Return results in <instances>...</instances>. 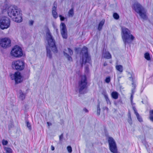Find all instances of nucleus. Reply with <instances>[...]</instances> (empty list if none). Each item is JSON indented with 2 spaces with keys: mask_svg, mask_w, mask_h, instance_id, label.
Returning <instances> with one entry per match:
<instances>
[{
  "mask_svg": "<svg viewBox=\"0 0 153 153\" xmlns=\"http://www.w3.org/2000/svg\"><path fill=\"white\" fill-rule=\"evenodd\" d=\"M8 10V14L10 17H13L15 18L14 21L17 22H22V13L20 9L16 6L10 7L7 4H5L3 7V10Z\"/></svg>",
  "mask_w": 153,
  "mask_h": 153,
  "instance_id": "f257e3e1",
  "label": "nucleus"
},
{
  "mask_svg": "<svg viewBox=\"0 0 153 153\" xmlns=\"http://www.w3.org/2000/svg\"><path fill=\"white\" fill-rule=\"evenodd\" d=\"M46 39L48 45V46L46 47L47 56L51 59L52 57V54L50 50L49 49V48H51L54 53H57L58 51L55 45V40L49 30L46 32Z\"/></svg>",
  "mask_w": 153,
  "mask_h": 153,
  "instance_id": "f03ea898",
  "label": "nucleus"
},
{
  "mask_svg": "<svg viewBox=\"0 0 153 153\" xmlns=\"http://www.w3.org/2000/svg\"><path fill=\"white\" fill-rule=\"evenodd\" d=\"M121 35L125 46L126 44L132 42L134 37L131 34L130 30L125 27H122Z\"/></svg>",
  "mask_w": 153,
  "mask_h": 153,
  "instance_id": "7ed1b4c3",
  "label": "nucleus"
},
{
  "mask_svg": "<svg viewBox=\"0 0 153 153\" xmlns=\"http://www.w3.org/2000/svg\"><path fill=\"white\" fill-rule=\"evenodd\" d=\"M133 8L135 11L139 14L141 17L145 19L146 18V12L143 7L139 3L136 2L134 4Z\"/></svg>",
  "mask_w": 153,
  "mask_h": 153,
  "instance_id": "20e7f679",
  "label": "nucleus"
},
{
  "mask_svg": "<svg viewBox=\"0 0 153 153\" xmlns=\"http://www.w3.org/2000/svg\"><path fill=\"white\" fill-rule=\"evenodd\" d=\"M81 53L83 54L82 58L80 60V63L82 66L83 64L86 62L90 63L91 58L88 53V48L86 47H84L82 49Z\"/></svg>",
  "mask_w": 153,
  "mask_h": 153,
  "instance_id": "39448f33",
  "label": "nucleus"
},
{
  "mask_svg": "<svg viewBox=\"0 0 153 153\" xmlns=\"http://www.w3.org/2000/svg\"><path fill=\"white\" fill-rule=\"evenodd\" d=\"M81 79L79 82V92L80 94H84V90L86 88L87 85V79L85 75L82 76Z\"/></svg>",
  "mask_w": 153,
  "mask_h": 153,
  "instance_id": "423d86ee",
  "label": "nucleus"
},
{
  "mask_svg": "<svg viewBox=\"0 0 153 153\" xmlns=\"http://www.w3.org/2000/svg\"><path fill=\"white\" fill-rule=\"evenodd\" d=\"M10 20L7 17L2 18L0 20V27L2 30L7 29L10 25Z\"/></svg>",
  "mask_w": 153,
  "mask_h": 153,
  "instance_id": "0eeeda50",
  "label": "nucleus"
},
{
  "mask_svg": "<svg viewBox=\"0 0 153 153\" xmlns=\"http://www.w3.org/2000/svg\"><path fill=\"white\" fill-rule=\"evenodd\" d=\"M10 53L12 56L16 57H20L23 55L21 48L18 46L14 47L11 51Z\"/></svg>",
  "mask_w": 153,
  "mask_h": 153,
  "instance_id": "6e6552de",
  "label": "nucleus"
},
{
  "mask_svg": "<svg viewBox=\"0 0 153 153\" xmlns=\"http://www.w3.org/2000/svg\"><path fill=\"white\" fill-rule=\"evenodd\" d=\"M108 142L110 150L114 153H116L117 152V149L116 144L114 139L111 137L108 138Z\"/></svg>",
  "mask_w": 153,
  "mask_h": 153,
  "instance_id": "1a4fd4ad",
  "label": "nucleus"
},
{
  "mask_svg": "<svg viewBox=\"0 0 153 153\" xmlns=\"http://www.w3.org/2000/svg\"><path fill=\"white\" fill-rule=\"evenodd\" d=\"M12 65L13 67L16 70L21 71L24 68V63L22 61L18 60L13 62Z\"/></svg>",
  "mask_w": 153,
  "mask_h": 153,
  "instance_id": "9d476101",
  "label": "nucleus"
},
{
  "mask_svg": "<svg viewBox=\"0 0 153 153\" xmlns=\"http://www.w3.org/2000/svg\"><path fill=\"white\" fill-rule=\"evenodd\" d=\"M11 40L7 37L0 39V46L4 48H6L11 46Z\"/></svg>",
  "mask_w": 153,
  "mask_h": 153,
  "instance_id": "9b49d317",
  "label": "nucleus"
},
{
  "mask_svg": "<svg viewBox=\"0 0 153 153\" xmlns=\"http://www.w3.org/2000/svg\"><path fill=\"white\" fill-rule=\"evenodd\" d=\"M12 79H14L16 84H18L22 81V76L20 73L18 71L16 72L15 73L11 75Z\"/></svg>",
  "mask_w": 153,
  "mask_h": 153,
  "instance_id": "f8f14e48",
  "label": "nucleus"
},
{
  "mask_svg": "<svg viewBox=\"0 0 153 153\" xmlns=\"http://www.w3.org/2000/svg\"><path fill=\"white\" fill-rule=\"evenodd\" d=\"M61 33L62 37L66 39L67 38V30L64 23L62 22L60 24Z\"/></svg>",
  "mask_w": 153,
  "mask_h": 153,
  "instance_id": "ddd939ff",
  "label": "nucleus"
},
{
  "mask_svg": "<svg viewBox=\"0 0 153 153\" xmlns=\"http://www.w3.org/2000/svg\"><path fill=\"white\" fill-rule=\"evenodd\" d=\"M56 7L57 5H55L54 4L52 8V14L53 17L55 19H56L58 17L57 13L56 12Z\"/></svg>",
  "mask_w": 153,
  "mask_h": 153,
  "instance_id": "4468645a",
  "label": "nucleus"
},
{
  "mask_svg": "<svg viewBox=\"0 0 153 153\" xmlns=\"http://www.w3.org/2000/svg\"><path fill=\"white\" fill-rule=\"evenodd\" d=\"M102 57L104 58L109 59L111 58V56L109 53L108 52H106L103 53Z\"/></svg>",
  "mask_w": 153,
  "mask_h": 153,
  "instance_id": "2eb2a0df",
  "label": "nucleus"
},
{
  "mask_svg": "<svg viewBox=\"0 0 153 153\" xmlns=\"http://www.w3.org/2000/svg\"><path fill=\"white\" fill-rule=\"evenodd\" d=\"M105 21L104 20H102L99 23L97 29L99 31H101L102 29L103 25L105 23Z\"/></svg>",
  "mask_w": 153,
  "mask_h": 153,
  "instance_id": "dca6fc26",
  "label": "nucleus"
},
{
  "mask_svg": "<svg viewBox=\"0 0 153 153\" xmlns=\"http://www.w3.org/2000/svg\"><path fill=\"white\" fill-rule=\"evenodd\" d=\"M119 94L116 91H113L111 94L112 98L114 99H117L118 97Z\"/></svg>",
  "mask_w": 153,
  "mask_h": 153,
  "instance_id": "f3484780",
  "label": "nucleus"
},
{
  "mask_svg": "<svg viewBox=\"0 0 153 153\" xmlns=\"http://www.w3.org/2000/svg\"><path fill=\"white\" fill-rule=\"evenodd\" d=\"M74 14L73 8H71L68 12V15L69 17H72Z\"/></svg>",
  "mask_w": 153,
  "mask_h": 153,
  "instance_id": "a211bd4d",
  "label": "nucleus"
},
{
  "mask_svg": "<svg viewBox=\"0 0 153 153\" xmlns=\"http://www.w3.org/2000/svg\"><path fill=\"white\" fill-rule=\"evenodd\" d=\"M116 70L122 73L123 71V66L121 65H117L116 66Z\"/></svg>",
  "mask_w": 153,
  "mask_h": 153,
  "instance_id": "6ab92c4d",
  "label": "nucleus"
},
{
  "mask_svg": "<svg viewBox=\"0 0 153 153\" xmlns=\"http://www.w3.org/2000/svg\"><path fill=\"white\" fill-rule=\"evenodd\" d=\"M103 94L108 104H111V102L110 100L108 98V95L106 92H104L103 93Z\"/></svg>",
  "mask_w": 153,
  "mask_h": 153,
  "instance_id": "aec40b11",
  "label": "nucleus"
},
{
  "mask_svg": "<svg viewBox=\"0 0 153 153\" xmlns=\"http://www.w3.org/2000/svg\"><path fill=\"white\" fill-rule=\"evenodd\" d=\"M64 55L67 58L68 60L69 61H72V58L71 56H70L67 53H65V51H63Z\"/></svg>",
  "mask_w": 153,
  "mask_h": 153,
  "instance_id": "412c9836",
  "label": "nucleus"
},
{
  "mask_svg": "<svg viewBox=\"0 0 153 153\" xmlns=\"http://www.w3.org/2000/svg\"><path fill=\"white\" fill-rule=\"evenodd\" d=\"M4 149L6 151L4 153H12V150L9 148L4 147Z\"/></svg>",
  "mask_w": 153,
  "mask_h": 153,
  "instance_id": "4be33fe9",
  "label": "nucleus"
},
{
  "mask_svg": "<svg viewBox=\"0 0 153 153\" xmlns=\"http://www.w3.org/2000/svg\"><path fill=\"white\" fill-rule=\"evenodd\" d=\"M144 57L148 60H150L151 59L149 54L148 52L145 53L144 54Z\"/></svg>",
  "mask_w": 153,
  "mask_h": 153,
  "instance_id": "5701e85b",
  "label": "nucleus"
},
{
  "mask_svg": "<svg viewBox=\"0 0 153 153\" xmlns=\"http://www.w3.org/2000/svg\"><path fill=\"white\" fill-rule=\"evenodd\" d=\"M131 96L130 97V99L131 102H132L133 101V95L134 94V93L135 92V89H132L131 90Z\"/></svg>",
  "mask_w": 153,
  "mask_h": 153,
  "instance_id": "b1692460",
  "label": "nucleus"
},
{
  "mask_svg": "<svg viewBox=\"0 0 153 153\" xmlns=\"http://www.w3.org/2000/svg\"><path fill=\"white\" fill-rule=\"evenodd\" d=\"M130 79L132 81V89H135L136 87V85L134 83V81H133V79L132 77H129Z\"/></svg>",
  "mask_w": 153,
  "mask_h": 153,
  "instance_id": "393cba45",
  "label": "nucleus"
},
{
  "mask_svg": "<svg viewBox=\"0 0 153 153\" xmlns=\"http://www.w3.org/2000/svg\"><path fill=\"white\" fill-rule=\"evenodd\" d=\"M149 118L151 121L153 122V110H151L149 112Z\"/></svg>",
  "mask_w": 153,
  "mask_h": 153,
  "instance_id": "a878e982",
  "label": "nucleus"
},
{
  "mask_svg": "<svg viewBox=\"0 0 153 153\" xmlns=\"http://www.w3.org/2000/svg\"><path fill=\"white\" fill-rule=\"evenodd\" d=\"M20 94L19 98L22 100H23L25 98V95L22 92L20 93Z\"/></svg>",
  "mask_w": 153,
  "mask_h": 153,
  "instance_id": "bb28decb",
  "label": "nucleus"
},
{
  "mask_svg": "<svg viewBox=\"0 0 153 153\" xmlns=\"http://www.w3.org/2000/svg\"><path fill=\"white\" fill-rule=\"evenodd\" d=\"M97 115H99L100 114V103H99L97 105Z\"/></svg>",
  "mask_w": 153,
  "mask_h": 153,
  "instance_id": "cd10ccee",
  "label": "nucleus"
},
{
  "mask_svg": "<svg viewBox=\"0 0 153 153\" xmlns=\"http://www.w3.org/2000/svg\"><path fill=\"white\" fill-rule=\"evenodd\" d=\"M128 122L130 125H131L132 124V119L130 112L128 113Z\"/></svg>",
  "mask_w": 153,
  "mask_h": 153,
  "instance_id": "c85d7f7f",
  "label": "nucleus"
},
{
  "mask_svg": "<svg viewBox=\"0 0 153 153\" xmlns=\"http://www.w3.org/2000/svg\"><path fill=\"white\" fill-rule=\"evenodd\" d=\"M137 118L138 120L140 122H141L143 121V120L142 117L139 115V114L138 113V114H136Z\"/></svg>",
  "mask_w": 153,
  "mask_h": 153,
  "instance_id": "c756f323",
  "label": "nucleus"
},
{
  "mask_svg": "<svg viewBox=\"0 0 153 153\" xmlns=\"http://www.w3.org/2000/svg\"><path fill=\"white\" fill-rule=\"evenodd\" d=\"M114 18L116 19H118L119 18V15L117 13H114L113 15Z\"/></svg>",
  "mask_w": 153,
  "mask_h": 153,
  "instance_id": "7c9ffc66",
  "label": "nucleus"
},
{
  "mask_svg": "<svg viewBox=\"0 0 153 153\" xmlns=\"http://www.w3.org/2000/svg\"><path fill=\"white\" fill-rule=\"evenodd\" d=\"M2 142L3 145L4 146L7 145L8 143V142L7 140L4 139L2 140Z\"/></svg>",
  "mask_w": 153,
  "mask_h": 153,
  "instance_id": "2f4dec72",
  "label": "nucleus"
},
{
  "mask_svg": "<svg viewBox=\"0 0 153 153\" xmlns=\"http://www.w3.org/2000/svg\"><path fill=\"white\" fill-rule=\"evenodd\" d=\"M67 149L68 152L69 153H71L72 152V148L71 146H68L67 147Z\"/></svg>",
  "mask_w": 153,
  "mask_h": 153,
  "instance_id": "473e14b6",
  "label": "nucleus"
},
{
  "mask_svg": "<svg viewBox=\"0 0 153 153\" xmlns=\"http://www.w3.org/2000/svg\"><path fill=\"white\" fill-rule=\"evenodd\" d=\"M27 126L30 130H31V127L30 124L28 122H27Z\"/></svg>",
  "mask_w": 153,
  "mask_h": 153,
  "instance_id": "72a5a7b5",
  "label": "nucleus"
},
{
  "mask_svg": "<svg viewBox=\"0 0 153 153\" xmlns=\"http://www.w3.org/2000/svg\"><path fill=\"white\" fill-rule=\"evenodd\" d=\"M68 53L70 55H72L73 54V51L70 48H68Z\"/></svg>",
  "mask_w": 153,
  "mask_h": 153,
  "instance_id": "f704fd0d",
  "label": "nucleus"
},
{
  "mask_svg": "<svg viewBox=\"0 0 153 153\" xmlns=\"http://www.w3.org/2000/svg\"><path fill=\"white\" fill-rule=\"evenodd\" d=\"M110 81V77H107L105 79V82L107 83H108Z\"/></svg>",
  "mask_w": 153,
  "mask_h": 153,
  "instance_id": "c9c22d12",
  "label": "nucleus"
},
{
  "mask_svg": "<svg viewBox=\"0 0 153 153\" xmlns=\"http://www.w3.org/2000/svg\"><path fill=\"white\" fill-rule=\"evenodd\" d=\"M59 17L60 18V20L61 21H64L65 19V18L64 17L62 16L61 15H59Z\"/></svg>",
  "mask_w": 153,
  "mask_h": 153,
  "instance_id": "e433bc0d",
  "label": "nucleus"
},
{
  "mask_svg": "<svg viewBox=\"0 0 153 153\" xmlns=\"http://www.w3.org/2000/svg\"><path fill=\"white\" fill-rule=\"evenodd\" d=\"M133 110H134V113L135 114H138V113L137 112V111L136 109V108L134 107H133Z\"/></svg>",
  "mask_w": 153,
  "mask_h": 153,
  "instance_id": "4c0bfd02",
  "label": "nucleus"
},
{
  "mask_svg": "<svg viewBox=\"0 0 153 153\" xmlns=\"http://www.w3.org/2000/svg\"><path fill=\"white\" fill-rule=\"evenodd\" d=\"M63 134H62L59 137V140L60 141H61L63 139Z\"/></svg>",
  "mask_w": 153,
  "mask_h": 153,
  "instance_id": "58836bf2",
  "label": "nucleus"
},
{
  "mask_svg": "<svg viewBox=\"0 0 153 153\" xmlns=\"http://www.w3.org/2000/svg\"><path fill=\"white\" fill-rule=\"evenodd\" d=\"M83 111L85 112H86V113H88V110L87 108H85L83 109Z\"/></svg>",
  "mask_w": 153,
  "mask_h": 153,
  "instance_id": "ea45409f",
  "label": "nucleus"
},
{
  "mask_svg": "<svg viewBox=\"0 0 153 153\" xmlns=\"http://www.w3.org/2000/svg\"><path fill=\"white\" fill-rule=\"evenodd\" d=\"M33 23V21L32 20H31L29 22V24L30 25H32Z\"/></svg>",
  "mask_w": 153,
  "mask_h": 153,
  "instance_id": "a19ab883",
  "label": "nucleus"
},
{
  "mask_svg": "<svg viewBox=\"0 0 153 153\" xmlns=\"http://www.w3.org/2000/svg\"><path fill=\"white\" fill-rule=\"evenodd\" d=\"M51 149L52 151H53L54 150V147L53 146H51Z\"/></svg>",
  "mask_w": 153,
  "mask_h": 153,
  "instance_id": "79ce46f5",
  "label": "nucleus"
},
{
  "mask_svg": "<svg viewBox=\"0 0 153 153\" xmlns=\"http://www.w3.org/2000/svg\"><path fill=\"white\" fill-rule=\"evenodd\" d=\"M107 62H105L104 63L103 66H107Z\"/></svg>",
  "mask_w": 153,
  "mask_h": 153,
  "instance_id": "37998d69",
  "label": "nucleus"
},
{
  "mask_svg": "<svg viewBox=\"0 0 153 153\" xmlns=\"http://www.w3.org/2000/svg\"><path fill=\"white\" fill-rule=\"evenodd\" d=\"M88 67H85V70L86 71H88Z\"/></svg>",
  "mask_w": 153,
  "mask_h": 153,
  "instance_id": "c03bdc74",
  "label": "nucleus"
},
{
  "mask_svg": "<svg viewBox=\"0 0 153 153\" xmlns=\"http://www.w3.org/2000/svg\"><path fill=\"white\" fill-rule=\"evenodd\" d=\"M47 123L48 124V126H49V123L48 122H47Z\"/></svg>",
  "mask_w": 153,
  "mask_h": 153,
  "instance_id": "a18cd8bd",
  "label": "nucleus"
},
{
  "mask_svg": "<svg viewBox=\"0 0 153 153\" xmlns=\"http://www.w3.org/2000/svg\"><path fill=\"white\" fill-rule=\"evenodd\" d=\"M105 109H106L107 110H108V108H107V107H105Z\"/></svg>",
  "mask_w": 153,
  "mask_h": 153,
  "instance_id": "49530a36",
  "label": "nucleus"
}]
</instances>
